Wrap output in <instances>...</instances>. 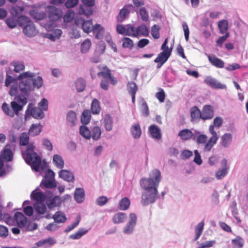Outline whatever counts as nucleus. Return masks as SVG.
Listing matches in <instances>:
<instances>
[{
    "mask_svg": "<svg viewBox=\"0 0 248 248\" xmlns=\"http://www.w3.org/2000/svg\"><path fill=\"white\" fill-rule=\"evenodd\" d=\"M161 179V172L157 169L152 170L149 178L140 179V185L144 190L141 194V203L142 205L153 203L159 198L157 189Z\"/></svg>",
    "mask_w": 248,
    "mask_h": 248,
    "instance_id": "f257e3e1",
    "label": "nucleus"
},
{
    "mask_svg": "<svg viewBox=\"0 0 248 248\" xmlns=\"http://www.w3.org/2000/svg\"><path fill=\"white\" fill-rule=\"evenodd\" d=\"M34 149L33 143H31L28 145L26 150L22 152V155L26 162L31 166L32 169L37 172L39 170L41 159L33 151Z\"/></svg>",
    "mask_w": 248,
    "mask_h": 248,
    "instance_id": "f03ea898",
    "label": "nucleus"
},
{
    "mask_svg": "<svg viewBox=\"0 0 248 248\" xmlns=\"http://www.w3.org/2000/svg\"><path fill=\"white\" fill-rule=\"evenodd\" d=\"M15 101L11 102L10 109L8 105L4 103L2 105V110L7 115L13 117L15 115H18L19 112L22 110L24 106L27 103V99L22 95H18L15 98Z\"/></svg>",
    "mask_w": 248,
    "mask_h": 248,
    "instance_id": "7ed1b4c3",
    "label": "nucleus"
},
{
    "mask_svg": "<svg viewBox=\"0 0 248 248\" xmlns=\"http://www.w3.org/2000/svg\"><path fill=\"white\" fill-rule=\"evenodd\" d=\"M34 76V73L28 71L23 72L18 76L17 79L21 80L19 84V87L22 93L28 95L34 89V86L32 84V81L30 78H33Z\"/></svg>",
    "mask_w": 248,
    "mask_h": 248,
    "instance_id": "20e7f679",
    "label": "nucleus"
},
{
    "mask_svg": "<svg viewBox=\"0 0 248 248\" xmlns=\"http://www.w3.org/2000/svg\"><path fill=\"white\" fill-rule=\"evenodd\" d=\"M223 119L220 117H216L213 121V124L210 125L209 127V131L212 136L209 139L208 142L204 147V150L209 152L213 147L215 145L218 140L219 137L217 133L215 130V127L219 128L223 124Z\"/></svg>",
    "mask_w": 248,
    "mask_h": 248,
    "instance_id": "39448f33",
    "label": "nucleus"
},
{
    "mask_svg": "<svg viewBox=\"0 0 248 248\" xmlns=\"http://www.w3.org/2000/svg\"><path fill=\"white\" fill-rule=\"evenodd\" d=\"M168 42V39L166 38L161 46V49L162 52L158 54L157 57L155 59V62H161L162 64H164L170 57L172 49L169 48L167 46Z\"/></svg>",
    "mask_w": 248,
    "mask_h": 248,
    "instance_id": "423d86ee",
    "label": "nucleus"
},
{
    "mask_svg": "<svg viewBox=\"0 0 248 248\" xmlns=\"http://www.w3.org/2000/svg\"><path fill=\"white\" fill-rule=\"evenodd\" d=\"M47 13L50 22H54L61 19L62 16V12L54 6H47Z\"/></svg>",
    "mask_w": 248,
    "mask_h": 248,
    "instance_id": "0eeeda50",
    "label": "nucleus"
},
{
    "mask_svg": "<svg viewBox=\"0 0 248 248\" xmlns=\"http://www.w3.org/2000/svg\"><path fill=\"white\" fill-rule=\"evenodd\" d=\"M23 9V7L19 6L14 7L11 9V13L12 16L8 17L5 20L6 24L10 28L13 29L16 26L17 19H16V16L18 14V11H22Z\"/></svg>",
    "mask_w": 248,
    "mask_h": 248,
    "instance_id": "6e6552de",
    "label": "nucleus"
},
{
    "mask_svg": "<svg viewBox=\"0 0 248 248\" xmlns=\"http://www.w3.org/2000/svg\"><path fill=\"white\" fill-rule=\"evenodd\" d=\"M75 23L78 27H80L83 31L89 33L93 30V26L92 20L85 21L81 17H77L75 18Z\"/></svg>",
    "mask_w": 248,
    "mask_h": 248,
    "instance_id": "1a4fd4ad",
    "label": "nucleus"
},
{
    "mask_svg": "<svg viewBox=\"0 0 248 248\" xmlns=\"http://www.w3.org/2000/svg\"><path fill=\"white\" fill-rule=\"evenodd\" d=\"M204 82L211 88L215 89H226L227 86L219 82L211 76H207L204 79Z\"/></svg>",
    "mask_w": 248,
    "mask_h": 248,
    "instance_id": "9d476101",
    "label": "nucleus"
},
{
    "mask_svg": "<svg viewBox=\"0 0 248 248\" xmlns=\"http://www.w3.org/2000/svg\"><path fill=\"white\" fill-rule=\"evenodd\" d=\"M26 115H31L36 119H41L44 117V114L42 110L38 107H32V104L30 103L26 111Z\"/></svg>",
    "mask_w": 248,
    "mask_h": 248,
    "instance_id": "9b49d317",
    "label": "nucleus"
},
{
    "mask_svg": "<svg viewBox=\"0 0 248 248\" xmlns=\"http://www.w3.org/2000/svg\"><path fill=\"white\" fill-rule=\"evenodd\" d=\"M214 116V108L210 105H204L202 110V119L205 121L211 120Z\"/></svg>",
    "mask_w": 248,
    "mask_h": 248,
    "instance_id": "f8f14e48",
    "label": "nucleus"
},
{
    "mask_svg": "<svg viewBox=\"0 0 248 248\" xmlns=\"http://www.w3.org/2000/svg\"><path fill=\"white\" fill-rule=\"evenodd\" d=\"M222 168L219 169L216 172V177L217 179L220 180L224 177L228 172L229 167L228 166L227 161L224 158L221 161Z\"/></svg>",
    "mask_w": 248,
    "mask_h": 248,
    "instance_id": "ddd939ff",
    "label": "nucleus"
},
{
    "mask_svg": "<svg viewBox=\"0 0 248 248\" xmlns=\"http://www.w3.org/2000/svg\"><path fill=\"white\" fill-rule=\"evenodd\" d=\"M132 7V4H127L121 9L117 16V20L119 23L123 22L129 16L130 11L129 8Z\"/></svg>",
    "mask_w": 248,
    "mask_h": 248,
    "instance_id": "4468645a",
    "label": "nucleus"
},
{
    "mask_svg": "<svg viewBox=\"0 0 248 248\" xmlns=\"http://www.w3.org/2000/svg\"><path fill=\"white\" fill-rule=\"evenodd\" d=\"M104 69H105V71L98 72L97 73V76L98 77H103L104 79H109V82L112 85H114L116 84L117 81L116 78L113 76H112L110 70L106 66L104 67Z\"/></svg>",
    "mask_w": 248,
    "mask_h": 248,
    "instance_id": "2eb2a0df",
    "label": "nucleus"
},
{
    "mask_svg": "<svg viewBox=\"0 0 248 248\" xmlns=\"http://www.w3.org/2000/svg\"><path fill=\"white\" fill-rule=\"evenodd\" d=\"M149 132L153 139L159 140L161 139L162 134L161 130L156 125H151L148 128Z\"/></svg>",
    "mask_w": 248,
    "mask_h": 248,
    "instance_id": "dca6fc26",
    "label": "nucleus"
},
{
    "mask_svg": "<svg viewBox=\"0 0 248 248\" xmlns=\"http://www.w3.org/2000/svg\"><path fill=\"white\" fill-rule=\"evenodd\" d=\"M191 122H197L202 119V111L197 106H194L190 110Z\"/></svg>",
    "mask_w": 248,
    "mask_h": 248,
    "instance_id": "f3484780",
    "label": "nucleus"
},
{
    "mask_svg": "<svg viewBox=\"0 0 248 248\" xmlns=\"http://www.w3.org/2000/svg\"><path fill=\"white\" fill-rule=\"evenodd\" d=\"M127 90L132 97V102L133 104L135 102L136 94L138 91V87L135 82H129L127 84Z\"/></svg>",
    "mask_w": 248,
    "mask_h": 248,
    "instance_id": "a211bd4d",
    "label": "nucleus"
},
{
    "mask_svg": "<svg viewBox=\"0 0 248 248\" xmlns=\"http://www.w3.org/2000/svg\"><path fill=\"white\" fill-rule=\"evenodd\" d=\"M14 218L18 226L20 228H23L27 223V218L21 212H16L14 215Z\"/></svg>",
    "mask_w": 248,
    "mask_h": 248,
    "instance_id": "6ab92c4d",
    "label": "nucleus"
},
{
    "mask_svg": "<svg viewBox=\"0 0 248 248\" xmlns=\"http://www.w3.org/2000/svg\"><path fill=\"white\" fill-rule=\"evenodd\" d=\"M208 58L212 65L218 68H222L224 67V62L215 55H209Z\"/></svg>",
    "mask_w": 248,
    "mask_h": 248,
    "instance_id": "aec40b11",
    "label": "nucleus"
},
{
    "mask_svg": "<svg viewBox=\"0 0 248 248\" xmlns=\"http://www.w3.org/2000/svg\"><path fill=\"white\" fill-rule=\"evenodd\" d=\"M24 33L28 37H32L35 36L37 31L34 24L32 22L25 26L23 28Z\"/></svg>",
    "mask_w": 248,
    "mask_h": 248,
    "instance_id": "412c9836",
    "label": "nucleus"
},
{
    "mask_svg": "<svg viewBox=\"0 0 248 248\" xmlns=\"http://www.w3.org/2000/svg\"><path fill=\"white\" fill-rule=\"evenodd\" d=\"M30 16L34 19L37 20H43L46 17V14L42 11L38 9H33L30 12Z\"/></svg>",
    "mask_w": 248,
    "mask_h": 248,
    "instance_id": "4be33fe9",
    "label": "nucleus"
},
{
    "mask_svg": "<svg viewBox=\"0 0 248 248\" xmlns=\"http://www.w3.org/2000/svg\"><path fill=\"white\" fill-rule=\"evenodd\" d=\"M59 175L60 177L66 181L73 182L74 180L73 174L68 170H62L59 171Z\"/></svg>",
    "mask_w": 248,
    "mask_h": 248,
    "instance_id": "5701e85b",
    "label": "nucleus"
},
{
    "mask_svg": "<svg viewBox=\"0 0 248 248\" xmlns=\"http://www.w3.org/2000/svg\"><path fill=\"white\" fill-rule=\"evenodd\" d=\"M31 199L37 201L38 202H43L46 200V196L42 192L33 191L31 195Z\"/></svg>",
    "mask_w": 248,
    "mask_h": 248,
    "instance_id": "b1692460",
    "label": "nucleus"
},
{
    "mask_svg": "<svg viewBox=\"0 0 248 248\" xmlns=\"http://www.w3.org/2000/svg\"><path fill=\"white\" fill-rule=\"evenodd\" d=\"M85 198V192L83 188H76L74 192V199L78 203H81Z\"/></svg>",
    "mask_w": 248,
    "mask_h": 248,
    "instance_id": "393cba45",
    "label": "nucleus"
},
{
    "mask_svg": "<svg viewBox=\"0 0 248 248\" xmlns=\"http://www.w3.org/2000/svg\"><path fill=\"white\" fill-rule=\"evenodd\" d=\"M78 13L79 15H84L89 17L93 14V10L91 6L80 5Z\"/></svg>",
    "mask_w": 248,
    "mask_h": 248,
    "instance_id": "a878e982",
    "label": "nucleus"
},
{
    "mask_svg": "<svg viewBox=\"0 0 248 248\" xmlns=\"http://www.w3.org/2000/svg\"><path fill=\"white\" fill-rule=\"evenodd\" d=\"M67 123L70 126H73L77 123L76 113L72 111H70L67 115Z\"/></svg>",
    "mask_w": 248,
    "mask_h": 248,
    "instance_id": "bb28decb",
    "label": "nucleus"
},
{
    "mask_svg": "<svg viewBox=\"0 0 248 248\" xmlns=\"http://www.w3.org/2000/svg\"><path fill=\"white\" fill-rule=\"evenodd\" d=\"M92 31L95 35L96 38L100 39L103 37L104 29L100 24H96L93 26Z\"/></svg>",
    "mask_w": 248,
    "mask_h": 248,
    "instance_id": "cd10ccee",
    "label": "nucleus"
},
{
    "mask_svg": "<svg viewBox=\"0 0 248 248\" xmlns=\"http://www.w3.org/2000/svg\"><path fill=\"white\" fill-rule=\"evenodd\" d=\"M127 217L124 213L119 212L115 214L112 217V221L114 224L121 223L124 222Z\"/></svg>",
    "mask_w": 248,
    "mask_h": 248,
    "instance_id": "c85d7f7f",
    "label": "nucleus"
},
{
    "mask_svg": "<svg viewBox=\"0 0 248 248\" xmlns=\"http://www.w3.org/2000/svg\"><path fill=\"white\" fill-rule=\"evenodd\" d=\"M178 136L181 138V140H186L192 138L193 133L189 129H185L179 131Z\"/></svg>",
    "mask_w": 248,
    "mask_h": 248,
    "instance_id": "c756f323",
    "label": "nucleus"
},
{
    "mask_svg": "<svg viewBox=\"0 0 248 248\" xmlns=\"http://www.w3.org/2000/svg\"><path fill=\"white\" fill-rule=\"evenodd\" d=\"M232 140V135L230 133H225L221 138V144L225 148L228 147Z\"/></svg>",
    "mask_w": 248,
    "mask_h": 248,
    "instance_id": "7c9ffc66",
    "label": "nucleus"
},
{
    "mask_svg": "<svg viewBox=\"0 0 248 248\" xmlns=\"http://www.w3.org/2000/svg\"><path fill=\"white\" fill-rule=\"evenodd\" d=\"M233 248H242L245 244V240L240 236H237L232 240Z\"/></svg>",
    "mask_w": 248,
    "mask_h": 248,
    "instance_id": "2f4dec72",
    "label": "nucleus"
},
{
    "mask_svg": "<svg viewBox=\"0 0 248 248\" xmlns=\"http://www.w3.org/2000/svg\"><path fill=\"white\" fill-rule=\"evenodd\" d=\"M1 156L3 160L6 162H10L13 159V153L10 149H4Z\"/></svg>",
    "mask_w": 248,
    "mask_h": 248,
    "instance_id": "473e14b6",
    "label": "nucleus"
},
{
    "mask_svg": "<svg viewBox=\"0 0 248 248\" xmlns=\"http://www.w3.org/2000/svg\"><path fill=\"white\" fill-rule=\"evenodd\" d=\"M42 131V126L40 124H32L29 133L31 136H35L39 135Z\"/></svg>",
    "mask_w": 248,
    "mask_h": 248,
    "instance_id": "72a5a7b5",
    "label": "nucleus"
},
{
    "mask_svg": "<svg viewBox=\"0 0 248 248\" xmlns=\"http://www.w3.org/2000/svg\"><path fill=\"white\" fill-rule=\"evenodd\" d=\"M30 140V137L28 133L23 132L21 133L19 136V145L20 146H27L30 143H29Z\"/></svg>",
    "mask_w": 248,
    "mask_h": 248,
    "instance_id": "f704fd0d",
    "label": "nucleus"
},
{
    "mask_svg": "<svg viewBox=\"0 0 248 248\" xmlns=\"http://www.w3.org/2000/svg\"><path fill=\"white\" fill-rule=\"evenodd\" d=\"M131 132L134 138L138 139L140 138L141 134L140 124H136L133 125L131 128Z\"/></svg>",
    "mask_w": 248,
    "mask_h": 248,
    "instance_id": "c9c22d12",
    "label": "nucleus"
},
{
    "mask_svg": "<svg viewBox=\"0 0 248 248\" xmlns=\"http://www.w3.org/2000/svg\"><path fill=\"white\" fill-rule=\"evenodd\" d=\"M204 225V221H202L198 223L196 226L195 229V236L194 241H196L201 235L203 230Z\"/></svg>",
    "mask_w": 248,
    "mask_h": 248,
    "instance_id": "e433bc0d",
    "label": "nucleus"
},
{
    "mask_svg": "<svg viewBox=\"0 0 248 248\" xmlns=\"http://www.w3.org/2000/svg\"><path fill=\"white\" fill-rule=\"evenodd\" d=\"M35 211L40 215L45 214L46 211V207L43 202H37L34 204Z\"/></svg>",
    "mask_w": 248,
    "mask_h": 248,
    "instance_id": "4c0bfd02",
    "label": "nucleus"
},
{
    "mask_svg": "<svg viewBox=\"0 0 248 248\" xmlns=\"http://www.w3.org/2000/svg\"><path fill=\"white\" fill-rule=\"evenodd\" d=\"M91 109L93 114L99 113L100 111V107L99 102L97 99L94 98L93 100Z\"/></svg>",
    "mask_w": 248,
    "mask_h": 248,
    "instance_id": "58836bf2",
    "label": "nucleus"
},
{
    "mask_svg": "<svg viewBox=\"0 0 248 248\" xmlns=\"http://www.w3.org/2000/svg\"><path fill=\"white\" fill-rule=\"evenodd\" d=\"M104 126L107 131H110L112 129L113 122L111 117L107 114L104 119Z\"/></svg>",
    "mask_w": 248,
    "mask_h": 248,
    "instance_id": "ea45409f",
    "label": "nucleus"
},
{
    "mask_svg": "<svg viewBox=\"0 0 248 248\" xmlns=\"http://www.w3.org/2000/svg\"><path fill=\"white\" fill-rule=\"evenodd\" d=\"M52 217L55 222L57 223H63L66 220L65 215L61 211L56 212Z\"/></svg>",
    "mask_w": 248,
    "mask_h": 248,
    "instance_id": "a19ab883",
    "label": "nucleus"
},
{
    "mask_svg": "<svg viewBox=\"0 0 248 248\" xmlns=\"http://www.w3.org/2000/svg\"><path fill=\"white\" fill-rule=\"evenodd\" d=\"M130 204V201L127 197L122 198L119 202V207L121 210H126L128 209Z\"/></svg>",
    "mask_w": 248,
    "mask_h": 248,
    "instance_id": "79ce46f5",
    "label": "nucleus"
},
{
    "mask_svg": "<svg viewBox=\"0 0 248 248\" xmlns=\"http://www.w3.org/2000/svg\"><path fill=\"white\" fill-rule=\"evenodd\" d=\"M91 137L93 140H98L99 139L101 134V128L99 126L93 127L91 132Z\"/></svg>",
    "mask_w": 248,
    "mask_h": 248,
    "instance_id": "37998d69",
    "label": "nucleus"
},
{
    "mask_svg": "<svg viewBox=\"0 0 248 248\" xmlns=\"http://www.w3.org/2000/svg\"><path fill=\"white\" fill-rule=\"evenodd\" d=\"M137 33L139 36H147L149 35V30L145 25L139 26L137 28Z\"/></svg>",
    "mask_w": 248,
    "mask_h": 248,
    "instance_id": "c03bdc74",
    "label": "nucleus"
},
{
    "mask_svg": "<svg viewBox=\"0 0 248 248\" xmlns=\"http://www.w3.org/2000/svg\"><path fill=\"white\" fill-rule=\"evenodd\" d=\"M91 120V112L89 110L83 111L81 117V122L84 124H88Z\"/></svg>",
    "mask_w": 248,
    "mask_h": 248,
    "instance_id": "a18cd8bd",
    "label": "nucleus"
},
{
    "mask_svg": "<svg viewBox=\"0 0 248 248\" xmlns=\"http://www.w3.org/2000/svg\"><path fill=\"white\" fill-rule=\"evenodd\" d=\"M31 22L30 19L26 16H21L17 18V23L20 26L24 27Z\"/></svg>",
    "mask_w": 248,
    "mask_h": 248,
    "instance_id": "49530a36",
    "label": "nucleus"
},
{
    "mask_svg": "<svg viewBox=\"0 0 248 248\" xmlns=\"http://www.w3.org/2000/svg\"><path fill=\"white\" fill-rule=\"evenodd\" d=\"M218 26L221 33L224 34L228 32V23L227 20H223L220 21L218 22Z\"/></svg>",
    "mask_w": 248,
    "mask_h": 248,
    "instance_id": "de8ad7c7",
    "label": "nucleus"
},
{
    "mask_svg": "<svg viewBox=\"0 0 248 248\" xmlns=\"http://www.w3.org/2000/svg\"><path fill=\"white\" fill-rule=\"evenodd\" d=\"M53 161L57 167L62 169L64 166V161L62 157L58 155L53 156Z\"/></svg>",
    "mask_w": 248,
    "mask_h": 248,
    "instance_id": "09e8293b",
    "label": "nucleus"
},
{
    "mask_svg": "<svg viewBox=\"0 0 248 248\" xmlns=\"http://www.w3.org/2000/svg\"><path fill=\"white\" fill-rule=\"evenodd\" d=\"M79 132L83 137L87 139H90L91 138V131L85 125H82L80 127Z\"/></svg>",
    "mask_w": 248,
    "mask_h": 248,
    "instance_id": "8fccbe9b",
    "label": "nucleus"
},
{
    "mask_svg": "<svg viewBox=\"0 0 248 248\" xmlns=\"http://www.w3.org/2000/svg\"><path fill=\"white\" fill-rule=\"evenodd\" d=\"M126 35L130 36L133 37H138L137 29L133 26L129 25L126 27Z\"/></svg>",
    "mask_w": 248,
    "mask_h": 248,
    "instance_id": "3c124183",
    "label": "nucleus"
},
{
    "mask_svg": "<svg viewBox=\"0 0 248 248\" xmlns=\"http://www.w3.org/2000/svg\"><path fill=\"white\" fill-rule=\"evenodd\" d=\"M122 46L123 48H127L130 49L133 48L134 46L133 41L130 38L128 37H124L122 39Z\"/></svg>",
    "mask_w": 248,
    "mask_h": 248,
    "instance_id": "603ef678",
    "label": "nucleus"
},
{
    "mask_svg": "<svg viewBox=\"0 0 248 248\" xmlns=\"http://www.w3.org/2000/svg\"><path fill=\"white\" fill-rule=\"evenodd\" d=\"M76 87L78 92H82L86 87L85 81L82 78L78 79L76 82Z\"/></svg>",
    "mask_w": 248,
    "mask_h": 248,
    "instance_id": "864d4df0",
    "label": "nucleus"
},
{
    "mask_svg": "<svg viewBox=\"0 0 248 248\" xmlns=\"http://www.w3.org/2000/svg\"><path fill=\"white\" fill-rule=\"evenodd\" d=\"M11 65L14 67V71L16 73H19L25 69V65L23 62H14Z\"/></svg>",
    "mask_w": 248,
    "mask_h": 248,
    "instance_id": "5fc2aeb1",
    "label": "nucleus"
},
{
    "mask_svg": "<svg viewBox=\"0 0 248 248\" xmlns=\"http://www.w3.org/2000/svg\"><path fill=\"white\" fill-rule=\"evenodd\" d=\"M32 80V84L34 86V89L35 88H40L43 84V80L41 77L37 76L36 78H30Z\"/></svg>",
    "mask_w": 248,
    "mask_h": 248,
    "instance_id": "6e6d98bb",
    "label": "nucleus"
},
{
    "mask_svg": "<svg viewBox=\"0 0 248 248\" xmlns=\"http://www.w3.org/2000/svg\"><path fill=\"white\" fill-rule=\"evenodd\" d=\"M91 40L89 39H86L81 45V51L82 53H86L90 49L91 46Z\"/></svg>",
    "mask_w": 248,
    "mask_h": 248,
    "instance_id": "4d7b16f0",
    "label": "nucleus"
},
{
    "mask_svg": "<svg viewBox=\"0 0 248 248\" xmlns=\"http://www.w3.org/2000/svg\"><path fill=\"white\" fill-rule=\"evenodd\" d=\"M160 27L157 25H154L151 28V34L155 39H157L160 37L159 31Z\"/></svg>",
    "mask_w": 248,
    "mask_h": 248,
    "instance_id": "13d9d810",
    "label": "nucleus"
},
{
    "mask_svg": "<svg viewBox=\"0 0 248 248\" xmlns=\"http://www.w3.org/2000/svg\"><path fill=\"white\" fill-rule=\"evenodd\" d=\"M43 186L48 188H53L56 186V184L54 182V180L51 179H45L42 182Z\"/></svg>",
    "mask_w": 248,
    "mask_h": 248,
    "instance_id": "bf43d9fd",
    "label": "nucleus"
},
{
    "mask_svg": "<svg viewBox=\"0 0 248 248\" xmlns=\"http://www.w3.org/2000/svg\"><path fill=\"white\" fill-rule=\"evenodd\" d=\"M60 198L58 196H55L54 197L47 200L46 202V205L49 209H52L58 204L57 201L59 200Z\"/></svg>",
    "mask_w": 248,
    "mask_h": 248,
    "instance_id": "052dcab7",
    "label": "nucleus"
},
{
    "mask_svg": "<svg viewBox=\"0 0 248 248\" xmlns=\"http://www.w3.org/2000/svg\"><path fill=\"white\" fill-rule=\"evenodd\" d=\"M139 14L143 21L146 22L148 20V14L145 7H142L140 9Z\"/></svg>",
    "mask_w": 248,
    "mask_h": 248,
    "instance_id": "680f3d73",
    "label": "nucleus"
},
{
    "mask_svg": "<svg viewBox=\"0 0 248 248\" xmlns=\"http://www.w3.org/2000/svg\"><path fill=\"white\" fill-rule=\"evenodd\" d=\"M87 231L78 230L74 233L71 234L69 238L72 239H78L80 238L83 235H84Z\"/></svg>",
    "mask_w": 248,
    "mask_h": 248,
    "instance_id": "e2e57ef3",
    "label": "nucleus"
},
{
    "mask_svg": "<svg viewBox=\"0 0 248 248\" xmlns=\"http://www.w3.org/2000/svg\"><path fill=\"white\" fill-rule=\"evenodd\" d=\"M208 140H207V137L204 134H200L197 137V142L200 144H205L207 143Z\"/></svg>",
    "mask_w": 248,
    "mask_h": 248,
    "instance_id": "0e129e2a",
    "label": "nucleus"
},
{
    "mask_svg": "<svg viewBox=\"0 0 248 248\" xmlns=\"http://www.w3.org/2000/svg\"><path fill=\"white\" fill-rule=\"evenodd\" d=\"M155 97L160 102H164L165 99V93L164 90L160 88L159 89V92L156 93Z\"/></svg>",
    "mask_w": 248,
    "mask_h": 248,
    "instance_id": "69168bd1",
    "label": "nucleus"
},
{
    "mask_svg": "<svg viewBox=\"0 0 248 248\" xmlns=\"http://www.w3.org/2000/svg\"><path fill=\"white\" fill-rule=\"evenodd\" d=\"M216 243L215 240L207 241L201 243L198 248H209L212 247Z\"/></svg>",
    "mask_w": 248,
    "mask_h": 248,
    "instance_id": "338daca9",
    "label": "nucleus"
},
{
    "mask_svg": "<svg viewBox=\"0 0 248 248\" xmlns=\"http://www.w3.org/2000/svg\"><path fill=\"white\" fill-rule=\"evenodd\" d=\"M230 36V33L227 32L225 33V35L220 37L217 41V45L218 46L221 47L223 43L227 40Z\"/></svg>",
    "mask_w": 248,
    "mask_h": 248,
    "instance_id": "774afa93",
    "label": "nucleus"
}]
</instances>
